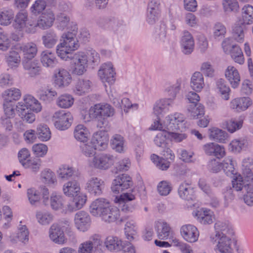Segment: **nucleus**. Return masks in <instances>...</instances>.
I'll list each match as a JSON object with an SVG mask.
<instances>
[{"label":"nucleus","instance_id":"obj_53","mask_svg":"<svg viewBox=\"0 0 253 253\" xmlns=\"http://www.w3.org/2000/svg\"><path fill=\"white\" fill-rule=\"evenodd\" d=\"M112 145L113 149L119 153L123 152L124 151V138L119 134H115L113 136L112 140Z\"/></svg>","mask_w":253,"mask_h":253},{"label":"nucleus","instance_id":"obj_26","mask_svg":"<svg viewBox=\"0 0 253 253\" xmlns=\"http://www.w3.org/2000/svg\"><path fill=\"white\" fill-rule=\"evenodd\" d=\"M181 43L183 48V52L185 54H190L192 52L194 46V42L193 37L189 32H184Z\"/></svg>","mask_w":253,"mask_h":253},{"label":"nucleus","instance_id":"obj_47","mask_svg":"<svg viewBox=\"0 0 253 253\" xmlns=\"http://www.w3.org/2000/svg\"><path fill=\"white\" fill-rule=\"evenodd\" d=\"M74 102L73 96L68 94H62L57 100V105L61 108H69L72 106Z\"/></svg>","mask_w":253,"mask_h":253},{"label":"nucleus","instance_id":"obj_12","mask_svg":"<svg viewBox=\"0 0 253 253\" xmlns=\"http://www.w3.org/2000/svg\"><path fill=\"white\" fill-rule=\"evenodd\" d=\"M108 137L106 132L99 131L93 134L90 143L99 150H103L107 147Z\"/></svg>","mask_w":253,"mask_h":253},{"label":"nucleus","instance_id":"obj_8","mask_svg":"<svg viewBox=\"0 0 253 253\" xmlns=\"http://www.w3.org/2000/svg\"><path fill=\"white\" fill-rule=\"evenodd\" d=\"M110 205L108 200L98 198L93 201L90 206V212L95 216L101 217Z\"/></svg>","mask_w":253,"mask_h":253},{"label":"nucleus","instance_id":"obj_28","mask_svg":"<svg viewBox=\"0 0 253 253\" xmlns=\"http://www.w3.org/2000/svg\"><path fill=\"white\" fill-rule=\"evenodd\" d=\"M24 68L31 76H35L40 74L41 66L37 60H24L23 62Z\"/></svg>","mask_w":253,"mask_h":253},{"label":"nucleus","instance_id":"obj_61","mask_svg":"<svg viewBox=\"0 0 253 253\" xmlns=\"http://www.w3.org/2000/svg\"><path fill=\"white\" fill-rule=\"evenodd\" d=\"M29 232L25 225H21L18 227V232L17 234V237L19 241L23 244H26L29 241Z\"/></svg>","mask_w":253,"mask_h":253},{"label":"nucleus","instance_id":"obj_7","mask_svg":"<svg viewBox=\"0 0 253 253\" xmlns=\"http://www.w3.org/2000/svg\"><path fill=\"white\" fill-rule=\"evenodd\" d=\"M132 184L130 176L126 174H122L118 176L114 180L111 189L114 193H119L129 188Z\"/></svg>","mask_w":253,"mask_h":253},{"label":"nucleus","instance_id":"obj_9","mask_svg":"<svg viewBox=\"0 0 253 253\" xmlns=\"http://www.w3.org/2000/svg\"><path fill=\"white\" fill-rule=\"evenodd\" d=\"M180 234L183 239L189 243L196 242L199 235L197 228L191 224L183 225L180 228Z\"/></svg>","mask_w":253,"mask_h":253},{"label":"nucleus","instance_id":"obj_44","mask_svg":"<svg viewBox=\"0 0 253 253\" xmlns=\"http://www.w3.org/2000/svg\"><path fill=\"white\" fill-rule=\"evenodd\" d=\"M58 38L53 32H48L42 37L43 44L48 48H52L57 43Z\"/></svg>","mask_w":253,"mask_h":253},{"label":"nucleus","instance_id":"obj_27","mask_svg":"<svg viewBox=\"0 0 253 253\" xmlns=\"http://www.w3.org/2000/svg\"><path fill=\"white\" fill-rule=\"evenodd\" d=\"M16 108L19 116L24 122L31 124L35 121V114L31 110L26 109L22 103H18Z\"/></svg>","mask_w":253,"mask_h":253},{"label":"nucleus","instance_id":"obj_29","mask_svg":"<svg viewBox=\"0 0 253 253\" xmlns=\"http://www.w3.org/2000/svg\"><path fill=\"white\" fill-rule=\"evenodd\" d=\"M134 199L135 196L133 194L126 193L121 195L116 202L119 203L123 211L127 212L133 209V207L129 205L127 202Z\"/></svg>","mask_w":253,"mask_h":253},{"label":"nucleus","instance_id":"obj_42","mask_svg":"<svg viewBox=\"0 0 253 253\" xmlns=\"http://www.w3.org/2000/svg\"><path fill=\"white\" fill-rule=\"evenodd\" d=\"M91 85V83L88 80H79L75 85L74 91L79 95H82L89 91Z\"/></svg>","mask_w":253,"mask_h":253},{"label":"nucleus","instance_id":"obj_41","mask_svg":"<svg viewBox=\"0 0 253 253\" xmlns=\"http://www.w3.org/2000/svg\"><path fill=\"white\" fill-rule=\"evenodd\" d=\"M27 24L28 13L25 11H21L17 13L13 24L14 28L22 29L25 27Z\"/></svg>","mask_w":253,"mask_h":253},{"label":"nucleus","instance_id":"obj_10","mask_svg":"<svg viewBox=\"0 0 253 253\" xmlns=\"http://www.w3.org/2000/svg\"><path fill=\"white\" fill-rule=\"evenodd\" d=\"M115 72L111 63H105L98 71V75L103 82L112 84L115 81Z\"/></svg>","mask_w":253,"mask_h":253},{"label":"nucleus","instance_id":"obj_15","mask_svg":"<svg viewBox=\"0 0 253 253\" xmlns=\"http://www.w3.org/2000/svg\"><path fill=\"white\" fill-rule=\"evenodd\" d=\"M104 186V182L101 179L93 177L86 184V189L91 194L100 195Z\"/></svg>","mask_w":253,"mask_h":253},{"label":"nucleus","instance_id":"obj_52","mask_svg":"<svg viewBox=\"0 0 253 253\" xmlns=\"http://www.w3.org/2000/svg\"><path fill=\"white\" fill-rule=\"evenodd\" d=\"M36 217L38 222L42 225L49 224L53 220V215L47 211H38Z\"/></svg>","mask_w":253,"mask_h":253},{"label":"nucleus","instance_id":"obj_43","mask_svg":"<svg viewBox=\"0 0 253 253\" xmlns=\"http://www.w3.org/2000/svg\"><path fill=\"white\" fill-rule=\"evenodd\" d=\"M36 134L42 141H46L51 137V132L49 127L45 124H40L36 129Z\"/></svg>","mask_w":253,"mask_h":253},{"label":"nucleus","instance_id":"obj_19","mask_svg":"<svg viewBox=\"0 0 253 253\" xmlns=\"http://www.w3.org/2000/svg\"><path fill=\"white\" fill-rule=\"evenodd\" d=\"M55 20L53 13L51 10H47L42 13L37 21V25L43 29H46L52 26Z\"/></svg>","mask_w":253,"mask_h":253},{"label":"nucleus","instance_id":"obj_55","mask_svg":"<svg viewBox=\"0 0 253 253\" xmlns=\"http://www.w3.org/2000/svg\"><path fill=\"white\" fill-rule=\"evenodd\" d=\"M50 206L51 208L55 211L62 209L64 207V201L62 196L52 194L50 200Z\"/></svg>","mask_w":253,"mask_h":253},{"label":"nucleus","instance_id":"obj_16","mask_svg":"<svg viewBox=\"0 0 253 253\" xmlns=\"http://www.w3.org/2000/svg\"><path fill=\"white\" fill-rule=\"evenodd\" d=\"M54 83L58 87H64L68 85L72 81L69 72L66 70L59 69L54 74Z\"/></svg>","mask_w":253,"mask_h":253},{"label":"nucleus","instance_id":"obj_58","mask_svg":"<svg viewBox=\"0 0 253 253\" xmlns=\"http://www.w3.org/2000/svg\"><path fill=\"white\" fill-rule=\"evenodd\" d=\"M244 180L243 179V177L240 175H236L234 176L232 180V187L237 191H240L242 190L245 191V187L247 185V182L244 177Z\"/></svg>","mask_w":253,"mask_h":253},{"label":"nucleus","instance_id":"obj_6","mask_svg":"<svg viewBox=\"0 0 253 253\" xmlns=\"http://www.w3.org/2000/svg\"><path fill=\"white\" fill-rule=\"evenodd\" d=\"M114 113L113 108L108 104H95L89 110V118H97L99 116L109 117L112 116Z\"/></svg>","mask_w":253,"mask_h":253},{"label":"nucleus","instance_id":"obj_51","mask_svg":"<svg viewBox=\"0 0 253 253\" xmlns=\"http://www.w3.org/2000/svg\"><path fill=\"white\" fill-rule=\"evenodd\" d=\"M11 46V40L8 34L5 31H0V50L7 51Z\"/></svg>","mask_w":253,"mask_h":253},{"label":"nucleus","instance_id":"obj_3","mask_svg":"<svg viewBox=\"0 0 253 253\" xmlns=\"http://www.w3.org/2000/svg\"><path fill=\"white\" fill-rule=\"evenodd\" d=\"M225 52H229L232 59L237 63L242 65L244 63V57L241 48L236 44L230 43V40L226 39L222 43Z\"/></svg>","mask_w":253,"mask_h":253},{"label":"nucleus","instance_id":"obj_17","mask_svg":"<svg viewBox=\"0 0 253 253\" xmlns=\"http://www.w3.org/2000/svg\"><path fill=\"white\" fill-rule=\"evenodd\" d=\"M216 243L215 250L219 253H229L233 251L231 245L232 241L228 236H223L215 238Z\"/></svg>","mask_w":253,"mask_h":253},{"label":"nucleus","instance_id":"obj_49","mask_svg":"<svg viewBox=\"0 0 253 253\" xmlns=\"http://www.w3.org/2000/svg\"><path fill=\"white\" fill-rule=\"evenodd\" d=\"M73 50L72 49H70L62 42L56 46V53L58 56L61 59L65 60H67L68 58H70V56L72 55L70 53Z\"/></svg>","mask_w":253,"mask_h":253},{"label":"nucleus","instance_id":"obj_4","mask_svg":"<svg viewBox=\"0 0 253 253\" xmlns=\"http://www.w3.org/2000/svg\"><path fill=\"white\" fill-rule=\"evenodd\" d=\"M115 158L110 154H100L94 156L90 166L100 169H107L115 163Z\"/></svg>","mask_w":253,"mask_h":253},{"label":"nucleus","instance_id":"obj_48","mask_svg":"<svg viewBox=\"0 0 253 253\" xmlns=\"http://www.w3.org/2000/svg\"><path fill=\"white\" fill-rule=\"evenodd\" d=\"M209 136L211 139L219 142H223L226 139V132L220 129L212 127L209 129Z\"/></svg>","mask_w":253,"mask_h":253},{"label":"nucleus","instance_id":"obj_46","mask_svg":"<svg viewBox=\"0 0 253 253\" xmlns=\"http://www.w3.org/2000/svg\"><path fill=\"white\" fill-rule=\"evenodd\" d=\"M14 17V12L12 9L2 8L0 10V25H9Z\"/></svg>","mask_w":253,"mask_h":253},{"label":"nucleus","instance_id":"obj_18","mask_svg":"<svg viewBox=\"0 0 253 253\" xmlns=\"http://www.w3.org/2000/svg\"><path fill=\"white\" fill-rule=\"evenodd\" d=\"M205 152L208 155H213L220 159L225 155V150L223 146L214 143H209L204 146Z\"/></svg>","mask_w":253,"mask_h":253},{"label":"nucleus","instance_id":"obj_11","mask_svg":"<svg viewBox=\"0 0 253 253\" xmlns=\"http://www.w3.org/2000/svg\"><path fill=\"white\" fill-rule=\"evenodd\" d=\"M74 221L76 227L79 230L85 231L89 226L91 219L88 213L80 211L75 214Z\"/></svg>","mask_w":253,"mask_h":253},{"label":"nucleus","instance_id":"obj_2","mask_svg":"<svg viewBox=\"0 0 253 253\" xmlns=\"http://www.w3.org/2000/svg\"><path fill=\"white\" fill-rule=\"evenodd\" d=\"M184 116L179 113L166 117L164 121V126L169 130H181L186 127Z\"/></svg>","mask_w":253,"mask_h":253},{"label":"nucleus","instance_id":"obj_39","mask_svg":"<svg viewBox=\"0 0 253 253\" xmlns=\"http://www.w3.org/2000/svg\"><path fill=\"white\" fill-rule=\"evenodd\" d=\"M178 193L181 198L189 200L192 199L194 190L190 184L184 182L179 185Z\"/></svg>","mask_w":253,"mask_h":253},{"label":"nucleus","instance_id":"obj_20","mask_svg":"<svg viewBox=\"0 0 253 253\" xmlns=\"http://www.w3.org/2000/svg\"><path fill=\"white\" fill-rule=\"evenodd\" d=\"M49 237L54 243L59 244L64 243L65 241L63 231L57 223L53 224L50 227Z\"/></svg>","mask_w":253,"mask_h":253},{"label":"nucleus","instance_id":"obj_56","mask_svg":"<svg viewBox=\"0 0 253 253\" xmlns=\"http://www.w3.org/2000/svg\"><path fill=\"white\" fill-rule=\"evenodd\" d=\"M216 86L217 89L223 96V98L226 100H228L229 98V92L230 89L229 87L226 85L225 81L222 79H219L216 82Z\"/></svg>","mask_w":253,"mask_h":253},{"label":"nucleus","instance_id":"obj_37","mask_svg":"<svg viewBox=\"0 0 253 253\" xmlns=\"http://www.w3.org/2000/svg\"><path fill=\"white\" fill-rule=\"evenodd\" d=\"M236 163L233 159L230 157L226 158L222 163V169L227 175L231 176L237 175L235 169Z\"/></svg>","mask_w":253,"mask_h":253},{"label":"nucleus","instance_id":"obj_60","mask_svg":"<svg viewBox=\"0 0 253 253\" xmlns=\"http://www.w3.org/2000/svg\"><path fill=\"white\" fill-rule=\"evenodd\" d=\"M168 134V131L165 129L158 132L154 140L155 143L159 147H164L166 145L167 139H169Z\"/></svg>","mask_w":253,"mask_h":253},{"label":"nucleus","instance_id":"obj_33","mask_svg":"<svg viewBox=\"0 0 253 253\" xmlns=\"http://www.w3.org/2000/svg\"><path fill=\"white\" fill-rule=\"evenodd\" d=\"M157 226L158 236L160 239L167 240L173 234V231L167 222H159Z\"/></svg>","mask_w":253,"mask_h":253},{"label":"nucleus","instance_id":"obj_1","mask_svg":"<svg viewBox=\"0 0 253 253\" xmlns=\"http://www.w3.org/2000/svg\"><path fill=\"white\" fill-rule=\"evenodd\" d=\"M51 119L56 128L59 130H65L71 126L73 118L70 112L64 110H58L53 114Z\"/></svg>","mask_w":253,"mask_h":253},{"label":"nucleus","instance_id":"obj_62","mask_svg":"<svg viewBox=\"0 0 253 253\" xmlns=\"http://www.w3.org/2000/svg\"><path fill=\"white\" fill-rule=\"evenodd\" d=\"M97 149L94 147L90 142L87 143L83 144L81 146V150L82 154L86 157H91L95 154V150Z\"/></svg>","mask_w":253,"mask_h":253},{"label":"nucleus","instance_id":"obj_31","mask_svg":"<svg viewBox=\"0 0 253 253\" xmlns=\"http://www.w3.org/2000/svg\"><path fill=\"white\" fill-rule=\"evenodd\" d=\"M198 220L203 224H210L213 222L214 218L213 212L209 210L201 209L195 213Z\"/></svg>","mask_w":253,"mask_h":253},{"label":"nucleus","instance_id":"obj_59","mask_svg":"<svg viewBox=\"0 0 253 253\" xmlns=\"http://www.w3.org/2000/svg\"><path fill=\"white\" fill-rule=\"evenodd\" d=\"M41 177L43 182L46 184H52L56 182L54 172L49 169H45L42 172Z\"/></svg>","mask_w":253,"mask_h":253},{"label":"nucleus","instance_id":"obj_23","mask_svg":"<svg viewBox=\"0 0 253 253\" xmlns=\"http://www.w3.org/2000/svg\"><path fill=\"white\" fill-rule=\"evenodd\" d=\"M62 42L67 45L70 49L73 51L79 47L78 41L76 38V32L74 30L72 32H68L64 33L62 36Z\"/></svg>","mask_w":253,"mask_h":253},{"label":"nucleus","instance_id":"obj_14","mask_svg":"<svg viewBox=\"0 0 253 253\" xmlns=\"http://www.w3.org/2000/svg\"><path fill=\"white\" fill-rule=\"evenodd\" d=\"M215 234L214 235L210 236V241L212 244L216 242L215 238L216 237H220L223 236H227L228 234H230L232 232L228 223L222 221H216L214 226Z\"/></svg>","mask_w":253,"mask_h":253},{"label":"nucleus","instance_id":"obj_63","mask_svg":"<svg viewBox=\"0 0 253 253\" xmlns=\"http://www.w3.org/2000/svg\"><path fill=\"white\" fill-rule=\"evenodd\" d=\"M46 7V2L43 0H37L31 7V11L33 14L37 15L40 14Z\"/></svg>","mask_w":253,"mask_h":253},{"label":"nucleus","instance_id":"obj_54","mask_svg":"<svg viewBox=\"0 0 253 253\" xmlns=\"http://www.w3.org/2000/svg\"><path fill=\"white\" fill-rule=\"evenodd\" d=\"M188 111L193 118H198L204 115L205 110L203 105L201 104H191L188 107Z\"/></svg>","mask_w":253,"mask_h":253},{"label":"nucleus","instance_id":"obj_24","mask_svg":"<svg viewBox=\"0 0 253 253\" xmlns=\"http://www.w3.org/2000/svg\"><path fill=\"white\" fill-rule=\"evenodd\" d=\"M21 96L20 90L15 87L6 89L2 94L3 102L11 103H15Z\"/></svg>","mask_w":253,"mask_h":253},{"label":"nucleus","instance_id":"obj_57","mask_svg":"<svg viewBox=\"0 0 253 253\" xmlns=\"http://www.w3.org/2000/svg\"><path fill=\"white\" fill-rule=\"evenodd\" d=\"M42 161L38 158H33L28 161L26 163H24V167L29 169L33 172L39 171L41 168Z\"/></svg>","mask_w":253,"mask_h":253},{"label":"nucleus","instance_id":"obj_50","mask_svg":"<svg viewBox=\"0 0 253 253\" xmlns=\"http://www.w3.org/2000/svg\"><path fill=\"white\" fill-rule=\"evenodd\" d=\"M125 234L128 241L131 242L134 240L137 236L135 225L130 222H126L125 228Z\"/></svg>","mask_w":253,"mask_h":253},{"label":"nucleus","instance_id":"obj_32","mask_svg":"<svg viewBox=\"0 0 253 253\" xmlns=\"http://www.w3.org/2000/svg\"><path fill=\"white\" fill-rule=\"evenodd\" d=\"M41 61L43 66L46 67H53L57 63L54 53L47 50L41 53Z\"/></svg>","mask_w":253,"mask_h":253},{"label":"nucleus","instance_id":"obj_35","mask_svg":"<svg viewBox=\"0 0 253 253\" xmlns=\"http://www.w3.org/2000/svg\"><path fill=\"white\" fill-rule=\"evenodd\" d=\"M5 61L9 68H15L20 64L21 57L17 51L11 50L5 56Z\"/></svg>","mask_w":253,"mask_h":253},{"label":"nucleus","instance_id":"obj_36","mask_svg":"<svg viewBox=\"0 0 253 253\" xmlns=\"http://www.w3.org/2000/svg\"><path fill=\"white\" fill-rule=\"evenodd\" d=\"M74 135L77 140L85 142L88 139L89 132L84 125L80 124L75 127Z\"/></svg>","mask_w":253,"mask_h":253},{"label":"nucleus","instance_id":"obj_45","mask_svg":"<svg viewBox=\"0 0 253 253\" xmlns=\"http://www.w3.org/2000/svg\"><path fill=\"white\" fill-rule=\"evenodd\" d=\"M106 247L110 251H119L122 248V242L117 237L109 236L105 240Z\"/></svg>","mask_w":253,"mask_h":253},{"label":"nucleus","instance_id":"obj_40","mask_svg":"<svg viewBox=\"0 0 253 253\" xmlns=\"http://www.w3.org/2000/svg\"><path fill=\"white\" fill-rule=\"evenodd\" d=\"M240 21L243 24H251L253 23V6L248 4L242 8Z\"/></svg>","mask_w":253,"mask_h":253},{"label":"nucleus","instance_id":"obj_38","mask_svg":"<svg viewBox=\"0 0 253 253\" xmlns=\"http://www.w3.org/2000/svg\"><path fill=\"white\" fill-rule=\"evenodd\" d=\"M204 86V77L200 72H195L191 79V86L196 91H200Z\"/></svg>","mask_w":253,"mask_h":253},{"label":"nucleus","instance_id":"obj_21","mask_svg":"<svg viewBox=\"0 0 253 253\" xmlns=\"http://www.w3.org/2000/svg\"><path fill=\"white\" fill-rule=\"evenodd\" d=\"M18 103H22L26 109H30L36 113L40 112L42 109V105L39 101L31 95H26L23 97V101Z\"/></svg>","mask_w":253,"mask_h":253},{"label":"nucleus","instance_id":"obj_22","mask_svg":"<svg viewBox=\"0 0 253 253\" xmlns=\"http://www.w3.org/2000/svg\"><path fill=\"white\" fill-rule=\"evenodd\" d=\"M225 76L233 88L237 87L240 82V76L236 68L229 66L225 70Z\"/></svg>","mask_w":253,"mask_h":253},{"label":"nucleus","instance_id":"obj_13","mask_svg":"<svg viewBox=\"0 0 253 253\" xmlns=\"http://www.w3.org/2000/svg\"><path fill=\"white\" fill-rule=\"evenodd\" d=\"M101 218L107 223L122 222L124 220L123 218L121 216L119 209L116 207L111 206L110 205H109Z\"/></svg>","mask_w":253,"mask_h":253},{"label":"nucleus","instance_id":"obj_25","mask_svg":"<svg viewBox=\"0 0 253 253\" xmlns=\"http://www.w3.org/2000/svg\"><path fill=\"white\" fill-rule=\"evenodd\" d=\"M231 107L237 111L246 110L252 104V101L249 97H240L232 100L230 103Z\"/></svg>","mask_w":253,"mask_h":253},{"label":"nucleus","instance_id":"obj_34","mask_svg":"<svg viewBox=\"0 0 253 253\" xmlns=\"http://www.w3.org/2000/svg\"><path fill=\"white\" fill-rule=\"evenodd\" d=\"M20 49L23 52L25 60H31L36 56L38 51L36 44L33 42L27 43L22 45Z\"/></svg>","mask_w":253,"mask_h":253},{"label":"nucleus","instance_id":"obj_64","mask_svg":"<svg viewBox=\"0 0 253 253\" xmlns=\"http://www.w3.org/2000/svg\"><path fill=\"white\" fill-rule=\"evenodd\" d=\"M245 193L244 196L245 203L248 206L253 205V187L248 185L245 187Z\"/></svg>","mask_w":253,"mask_h":253},{"label":"nucleus","instance_id":"obj_30","mask_svg":"<svg viewBox=\"0 0 253 253\" xmlns=\"http://www.w3.org/2000/svg\"><path fill=\"white\" fill-rule=\"evenodd\" d=\"M64 194L69 197H74L80 192V187L76 180L68 181L63 187Z\"/></svg>","mask_w":253,"mask_h":253},{"label":"nucleus","instance_id":"obj_5","mask_svg":"<svg viewBox=\"0 0 253 253\" xmlns=\"http://www.w3.org/2000/svg\"><path fill=\"white\" fill-rule=\"evenodd\" d=\"M102 243L101 236L97 234H94L88 241L80 245L78 253H92L93 249H98L102 246Z\"/></svg>","mask_w":253,"mask_h":253}]
</instances>
